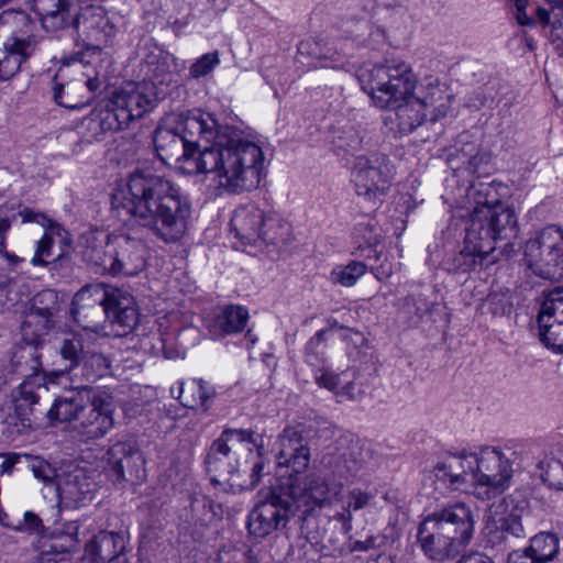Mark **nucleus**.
<instances>
[{"label":"nucleus","mask_w":563,"mask_h":563,"mask_svg":"<svg viewBox=\"0 0 563 563\" xmlns=\"http://www.w3.org/2000/svg\"><path fill=\"white\" fill-rule=\"evenodd\" d=\"M351 136L346 132H338L332 141L333 153L346 164L349 163Z\"/></svg>","instance_id":"obj_51"},{"label":"nucleus","mask_w":563,"mask_h":563,"mask_svg":"<svg viewBox=\"0 0 563 563\" xmlns=\"http://www.w3.org/2000/svg\"><path fill=\"white\" fill-rule=\"evenodd\" d=\"M264 467L265 464L262 460H258L257 462L254 463L250 474V481L247 482L246 479L241 478V482L244 483L245 485L244 490L254 489L258 485L263 476Z\"/></svg>","instance_id":"obj_58"},{"label":"nucleus","mask_w":563,"mask_h":563,"mask_svg":"<svg viewBox=\"0 0 563 563\" xmlns=\"http://www.w3.org/2000/svg\"><path fill=\"white\" fill-rule=\"evenodd\" d=\"M541 342L555 352H563V320L538 321Z\"/></svg>","instance_id":"obj_35"},{"label":"nucleus","mask_w":563,"mask_h":563,"mask_svg":"<svg viewBox=\"0 0 563 563\" xmlns=\"http://www.w3.org/2000/svg\"><path fill=\"white\" fill-rule=\"evenodd\" d=\"M108 476L113 482L141 481L145 476L144 459L131 441H118L106 454Z\"/></svg>","instance_id":"obj_14"},{"label":"nucleus","mask_w":563,"mask_h":563,"mask_svg":"<svg viewBox=\"0 0 563 563\" xmlns=\"http://www.w3.org/2000/svg\"><path fill=\"white\" fill-rule=\"evenodd\" d=\"M112 206L169 244L180 241L188 229L191 206L179 188L163 175L137 168L112 194Z\"/></svg>","instance_id":"obj_3"},{"label":"nucleus","mask_w":563,"mask_h":563,"mask_svg":"<svg viewBox=\"0 0 563 563\" xmlns=\"http://www.w3.org/2000/svg\"><path fill=\"white\" fill-rule=\"evenodd\" d=\"M529 7V0H515V18L520 25H532L533 20L527 13Z\"/></svg>","instance_id":"obj_57"},{"label":"nucleus","mask_w":563,"mask_h":563,"mask_svg":"<svg viewBox=\"0 0 563 563\" xmlns=\"http://www.w3.org/2000/svg\"><path fill=\"white\" fill-rule=\"evenodd\" d=\"M156 101L153 84L131 82L112 92L107 104L93 114L92 122L101 130H123L152 111Z\"/></svg>","instance_id":"obj_9"},{"label":"nucleus","mask_w":563,"mask_h":563,"mask_svg":"<svg viewBox=\"0 0 563 563\" xmlns=\"http://www.w3.org/2000/svg\"><path fill=\"white\" fill-rule=\"evenodd\" d=\"M129 537L120 531L101 530L85 545V555L95 563L113 559L123 552H129Z\"/></svg>","instance_id":"obj_23"},{"label":"nucleus","mask_w":563,"mask_h":563,"mask_svg":"<svg viewBox=\"0 0 563 563\" xmlns=\"http://www.w3.org/2000/svg\"><path fill=\"white\" fill-rule=\"evenodd\" d=\"M512 474V463L501 448L483 445L441 456L424 474L422 486L434 498L461 490L486 500L504 493Z\"/></svg>","instance_id":"obj_4"},{"label":"nucleus","mask_w":563,"mask_h":563,"mask_svg":"<svg viewBox=\"0 0 563 563\" xmlns=\"http://www.w3.org/2000/svg\"><path fill=\"white\" fill-rule=\"evenodd\" d=\"M106 296L103 308L106 317L136 307L134 297L126 290L108 285Z\"/></svg>","instance_id":"obj_34"},{"label":"nucleus","mask_w":563,"mask_h":563,"mask_svg":"<svg viewBox=\"0 0 563 563\" xmlns=\"http://www.w3.org/2000/svg\"><path fill=\"white\" fill-rule=\"evenodd\" d=\"M169 56L167 53L159 52L158 54H151L146 58V75L150 77V84L155 88L156 84H164L169 80Z\"/></svg>","instance_id":"obj_36"},{"label":"nucleus","mask_w":563,"mask_h":563,"mask_svg":"<svg viewBox=\"0 0 563 563\" xmlns=\"http://www.w3.org/2000/svg\"><path fill=\"white\" fill-rule=\"evenodd\" d=\"M58 309V296L54 290L46 289L37 292L31 303L30 312L42 314L49 319Z\"/></svg>","instance_id":"obj_43"},{"label":"nucleus","mask_w":563,"mask_h":563,"mask_svg":"<svg viewBox=\"0 0 563 563\" xmlns=\"http://www.w3.org/2000/svg\"><path fill=\"white\" fill-rule=\"evenodd\" d=\"M13 284L9 277L0 275V312L9 309L14 298L11 296Z\"/></svg>","instance_id":"obj_52"},{"label":"nucleus","mask_w":563,"mask_h":563,"mask_svg":"<svg viewBox=\"0 0 563 563\" xmlns=\"http://www.w3.org/2000/svg\"><path fill=\"white\" fill-rule=\"evenodd\" d=\"M191 519L195 525H206L216 516L213 501L205 495H195L190 498Z\"/></svg>","instance_id":"obj_42"},{"label":"nucleus","mask_w":563,"mask_h":563,"mask_svg":"<svg viewBox=\"0 0 563 563\" xmlns=\"http://www.w3.org/2000/svg\"><path fill=\"white\" fill-rule=\"evenodd\" d=\"M457 563H489V561L482 553H473V554L464 556Z\"/></svg>","instance_id":"obj_64"},{"label":"nucleus","mask_w":563,"mask_h":563,"mask_svg":"<svg viewBox=\"0 0 563 563\" xmlns=\"http://www.w3.org/2000/svg\"><path fill=\"white\" fill-rule=\"evenodd\" d=\"M194 331H195V329H191V328L179 330L177 332V344L176 345L172 343L170 336H166V338L159 336L158 341L161 343V346L158 347V346L153 345V349H155L156 352L162 351L166 358L179 357L185 352L183 336L187 332H194Z\"/></svg>","instance_id":"obj_48"},{"label":"nucleus","mask_w":563,"mask_h":563,"mask_svg":"<svg viewBox=\"0 0 563 563\" xmlns=\"http://www.w3.org/2000/svg\"><path fill=\"white\" fill-rule=\"evenodd\" d=\"M536 14L540 23L550 26L552 41H563V7H553L551 11L538 7Z\"/></svg>","instance_id":"obj_39"},{"label":"nucleus","mask_w":563,"mask_h":563,"mask_svg":"<svg viewBox=\"0 0 563 563\" xmlns=\"http://www.w3.org/2000/svg\"><path fill=\"white\" fill-rule=\"evenodd\" d=\"M249 311L240 305H227L208 321V332L214 340L242 332L249 320Z\"/></svg>","instance_id":"obj_25"},{"label":"nucleus","mask_w":563,"mask_h":563,"mask_svg":"<svg viewBox=\"0 0 563 563\" xmlns=\"http://www.w3.org/2000/svg\"><path fill=\"white\" fill-rule=\"evenodd\" d=\"M24 523L30 532L40 533L44 529L42 520L31 511L24 514Z\"/></svg>","instance_id":"obj_59"},{"label":"nucleus","mask_w":563,"mask_h":563,"mask_svg":"<svg viewBox=\"0 0 563 563\" xmlns=\"http://www.w3.org/2000/svg\"><path fill=\"white\" fill-rule=\"evenodd\" d=\"M268 216L255 205L240 206L231 218V228L235 238L244 244L256 245Z\"/></svg>","instance_id":"obj_21"},{"label":"nucleus","mask_w":563,"mask_h":563,"mask_svg":"<svg viewBox=\"0 0 563 563\" xmlns=\"http://www.w3.org/2000/svg\"><path fill=\"white\" fill-rule=\"evenodd\" d=\"M529 503L521 494H511L504 497L500 501L493 504L485 520V530L487 534H498L504 538L505 534L516 538L525 537L522 518L528 514Z\"/></svg>","instance_id":"obj_12"},{"label":"nucleus","mask_w":563,"mask_h":563,"mask_svg":"<svg viewBox=\"0 0 563 563\" xmlns=\"http://www.w3.org/2000/svg\"><path fill=\"white\" fill-rule=\"evenodd\" d=\"M92 343L89 338L84 333H70L63 339L59 353L69 364L66 366L67 371H73L75 367L82 364L87 354L91 349Z\"/></svg>","instance_id":"obj_30"},{"label":"nucleus","mask_w":563,"mask_h":563,"mask_svg":"<svg viewBox=\"0 0 563 563\" xmlns=\"http://www.w3.org/2000/svg\"><path fill=\"white\" fill-rule=\"evenodd\" d=\"M275 450L277 465L286 466L292 471L287 477L298 476L302 485L311 478L322 481L327 484L321 477L300 475L309 466L310 446L308 440L297 428H285L276 440Z\"/></svg>","instance_id":"obj_13"},{"label":"nucleus","mask_w":563,"mask_h":563,"mask_svg":"<svg viewBox=\"0 0 563 563\" xmlns=\"http://www.w3.org/2000/svg\"><path fill=\"white\" fill-rule=\"evenodd\" d=\"M542 483L550 489L563 492V448L545 454L537 464Z\"/></svg>","instance_id":"obj_29"},{"label":"nucleus","mask_w":563,"mask_h":563,"mask_svg":"<svg viewBox=\"0 0 563 563\" xmlns=\"http://www.w3.org/2000/svg\"><path fill=\"white\" fill-rule=\"evenodd\" d=\"M41 365V354L37 346L25 343L14 350L9 364V372L22 377L23 380L37 384L38 382L42 383V378H40Z\"/></svg>","instance_id":"obj_28"},{"label":"nucleus","mask_w":563,"mask_h":563,"mask_svg":"<svg viewBox=\"0 0 563 563\" xmlns=\"http://www.w3.org/2000/svg\"><path fill=\"white\" fill-rule=\"evenodd\" d=\"M157 157L190 162L197 173L211 175L219 189L241 194L256 188L262 178V148L241 129L222 125L207 112L166 114L153 133Z\"/></svg>","instance_id":"obj_1"},{"label":"nucleus","mask_w":563,"mask_h":563,"mask_svg":"<svg viewBox=\"0 0 563 563\" xmlns=\"http://www.w3.org/2000/svg\"><path fill=\"white\" fill-rule=\"evenodd\" d=\"M81 365L82 376L86 377L87 382L92 383L107 373L109 361L103 354L97 353L90 349Z\"/></svg>","instance_id":"obj_41"},{"label":"nucleus","mask_w":563,"mask_h":563,"mask_svg":"<svg viewBox=\"0 0 563 563\" xmlns=\"http://www.w3.org/2000/svg\"><path fill=\"white\" fill-rule=\"evenodd\" d=\"M113 397L106 391L90 393V400L84 409L79 423L81 432L89 440L103 438L114 426Z\"/></svg>","instance_id":"obj_15"},{"label":"nucleus","mask_w":563,"mask_h":563,"mask_svg":"<svg viewBox=\"0 0 563 563\" xmlns=\"http://www.w3.org/2000/svg\"><path fill=\"white\" fill-rule=\"evenodd\" d=\"M331 279L333 283L342 286H352V265L347 264L344 267H335L331 273Z\"/></svg>","instance_id":"obj_56"},{"label":"nucleus","mask_w":563,"mask_h":563,"mask_svg":"<svg viewBox=\"0 0 563 563\" xmlns=\"http://www.w3.org/2000/svg\"><path fill=\"white\" fill-rule=\"evenodd\" d=\"M97 484L85 470L63 472L57 477L56 492L59 500L70 508H78L91 501Z\"/></svg>","instance_id":"obj_19"},{"label":"nucleus","mask_w":563,"mask_h":563,"mask_svg":"<svg viewBox=\"0 0 563 563\" xmlns=\"http://www.w3.org/2000/svg\"><path fill=\"white\" fill-rule=\"evenodd\" d=\"M16 462V457L0 456V476L10 473Z\"/></svg>","instance_id":"obj_63"},{"label":"nucleus","mask_w":563,"mask_h":563,"mask_svg":"<svg viewBox=\"0 0 563 563\" xmlns=\"http://www.w3.org/2000/svg\"><path fill=\"white\" fill-rule=\"evenodd\" d=\"M90 400V388L82 386L67 395L57 397L47 410L46 417L51 421L70 422L79 421L84 409Z\"/></svg>","instance_id":"obj_26"},{"label":"nucleus","mask_w":563,"mask_h":563,"mask_svg":"<svg viewBox=\"0 0 563 563\" xmlns=\"http://www.w3.org/2000/svg\"><path fill=\"white\" fill-rule=\"evenodd\" d=\"M101 108L95 109L91 111V113L85 118L84 123L87 125V129L91 131L92 137L96 140H99L101 135H103L106 132H109L110 130H101L98 124L92 122L93 114L98 112Z\"/></svg>","instance_id":"obj_60"},{"label":"nucleus","mask_w":563,"mask_h":563,"mask_svg":"<svg viewBox=\"0 0 563 563\" xmlns=\"http://www.w3.org/2000/svg\"><path fill=\"white\" fill-rule=\"evenodd\" d=\"M563 320V287L550 291L540 308L538 321Z\"/></svg>","instance_id":"obj_38"},{"label":"nucleus","mask_w":563,"mask_h":563,"mask_svg":"<svg viewBox=\"0 0 563 563\" xmlns=\"http://www.w3.org/2000/svg\"><path fill=\"white\" fill-rule=\"evenodd\" d=\"M261 233L260 242L265 245H273L278 250L287 246L292 240L290 224L275 214L268 216Z\"/></svg>","instance_id":"obj_31"},{"label":"nucleus","mask_w":563,"mask_h":563,"mask_svg":"<svg viewBox=\"0 0 563 563\" xmlns=\"http://www.w3.org/2000/svg\"><path fill=\"white\" fill-rule=\"evenodd\" d=\"M80 0H35L41 24L47 32H58L73 26L77 41L82 42L84 52H78V60L90 64L87 56L100 55L101 45L114 37L117 27L101 7L81 8Z\"/></svg>","instance_id":"obj_6"},{"label":"nucleus","mask_w":563,"mask_h":563,"mask_svg":"<svg viewBox=\"0 0 563 563\" xmlns=\"http://www.w3.org/2000/svg\"><path fill=\"white\" fill-rule=\"evenodd\" d=\"M298 54L301 56H309L313 58H330L334 63L333 67H341L345 68L346 65H349V62L346 63L342 62L340 63V54L338 52H334L333 54L322 53L321 48L319 46V43L312 38L302 40L298 43L297 46Z\"/></svg>","instance_id":"obj_45"},{"label":"nucleus","mask_w":563,"mask_h":563,"mask_svg":"<svg viewBox=\"0 0 563 563\" xmlns=\"http://www.w3.org/2000/svg\"><path fill=\"white\" fill-rule=\"evenodd\" d=\"M329 498V487L322 481L309 479L305 485L298 476L280 477L276 485L257 493V503L247 520L249 532L262 539L285 528L290 518H306Z\"/></svg>","instance_id":"obj_5"},{"label":"nucleus","mask_w":563,"mask_h":563,"mask_svg":"<svg viewBox=\"0 0 563 563\" xmlns=\"http://www.w3.org/2000/svg\"><path fill=\"white\" fill-rule=\"evenodd\" d=\"M354 185L356 194L368 201H375L385 195L390 187L391 176L388 170H383L380 166L372 165V162L363 156L354 162Z\"/></svg>","instance_id":"obj_20"},{"label":"nucleus","mask_w":563,"mask_h":563,"mask_svg":"<svg viewBox=\"0 0 563 563\" xmlns=\"http://www.w3.org/2000/svg\"><path fill=\"white\" fill-rule=\"evenodd\" d=\"M523 262L544 279H563V229L550 224L531 233L523 246Z\"/></svg>","instance_id":"obj_10"},{"label":"nucleus","mask_w":563,"mask_h":563,"mask_svg":"<svg viewBox=\"0 0 563 563\" xmlns=\"http://www.w3.org/2000/svg\"><path fill=\"white\" fill-rule=\"evenodd\" d=\"M220 64L219 52L203 54L189 68L191 78L199 79L209 75Z\"/></svg>","instance_id":"obj_47"},{"label":"nucleus","mask_w":563,"mask_h":563,"mask_svg":"<svg viewBox=\"0 0 563 563\" xmlns=\"http://www.w3.org/2000/svg\"><path fill=\"white\" fill-rule=\"evenodd\" d=\"M111 252L110 276H134L145 268L146 247L139 239L130 235L113 236Z\"/></svg>","instance_id":"obj_17"},{"label":"nucleus","mask_w":563,"mask_h":563,"mask_svg":"<svg viewBox=\"0 0 563 563\" xmlns=\"http://www.w3.org/2000/svg\"><path fill=\"white\" fill-rule=\"evenodd\" d=\"M361 89L371 103L389 111V120L399 132L409 133L427 119L444 118L452 106L453 93L439 78L417 80L412 67L404 60L365 64L356 73Z\"/></svg>","instance_id":"obj_2"},{"label":"nucleus","mask_w":563,"mask_h":563,"mask_svg":"<svg viewBox=\"0 0 563 563\" xmlns=\"http://www.w3.org/2000/svg\"><path fill=\"white\" fill-rule=\"evenodd\" d=\"M101 82L98 77L84 78V93L87 92L86 97H91L100 88Z\"/></svg>","instance_id":"obj_61"},{"label":"nucleus","mask_w":563,"mask_h":563,"mask_svg":"<svg viewBox=\"0 0 563 563\" xmlns=\"http://www.w3.org/2000/svg\"><path fill=\"white\" fill-rule=\"evenodd\" d=\"M525 551L531 558L548 563L559 552V539L553 533H539L530 540V547Z\"/></svg>","instance_id":"obj_33"},{"label":"nucleus","mask_w":563,"mask_h":563,"mask_svg":"<svg viewBox=\"0 0 563 563\" xmlns=\"http://www.w3.org/2000/svg\"><path fill=\"white\" fill-rule=\"evenodd\" d=\"M60 230L62 227L55 222H49V225L46 227L43 236L37 242L35 254L31 260V263L34 266H46L49 263L48 258H51L53 255V235L59 234Z\"/></svg>","instance_id":"obj_37"},{"label":"nucleus","mask_w":563,"mask_h":563,"mask_svg":"<svg viewBox=\"0 0 563 563\" xmlns=\"http://www.w3.org/2000/svg\"><path fill=\"white\" fill-rule=\"evenodd\" d=\"M18 216H20L22 218V222H24V223L37 222V223H41L45 229L47 225H49V222H53L45 214H43L41 212H36L30 208H24L23 210L19 211L18 213L12 214V220H15Z\"/></svg>","instance_id":"obj_55"},{"label":"nucleus","mask_w":563,"mask_h":563,"mask_svg":"<svg viewBox=\"0 0 563 563\" xmlns=\"http://www.w3.org/2000/svg\"><path fill=\"white\" fill-rule=\"evenodd\" d=\"M42 383L34 384L31 380H23L12 393V413H9L11 423L19 427L18 431L23 432L41 426L40 395L37 389Z\"/></svg>","instance_id":"obj_16"},{"label":"nucleus","mask_w":563,"mask_h":563,"mask_svg":"<svg viewBox=\"0 0 563 563\" xmlns=\"http://www.w3.org/2000/svg\"><path fill=\"white\" fill-rule=\"evenodd\" d=\"M66 69L60 67L53 78V99L60 106L68 109H79L87 106L91 97L84 93V77L65 81Z\"/></svg>","instance_id":"obj_27"},{"label":"nucleus","mask_w":563,"mask_h":563,"mask_svg":"<svg viewBox=\"0 0 563 563\" xmlns=\"http://www.w3.org/2000/svg\"><path fill=\"white\" fill-rule=\"evenodd\" d=\"M377 485L374 483L358 484L354 488V510L375 508L377 505Z\"/></svg>","instance_id":"obj_46"},{"label":"nucleus","mask_w":563,"mask_h":563,"mask_svg":"<svg viewBox=\"0 0 563 563\" xmlns=\"http://www.w3.org/2000/svg\"><path fill=\"white\" fill-rule=\"evenodd\" d=\"M188 388L194 390L195 397L191 401H184L183 405L187 408H201L203 411H207L216 396L214 388L203 379H194Z\"/></svg>","instance_id":"obj_40"},{"label":"nucleus","mask_w":563,"mask_h":563,"mask_svg":"<svg viewBox=\"0 0 563 563\" xmlns=\"http://www.w3.org/2000/svg\"><path fill=\"white\" fill-rule=\"evenodd\" d=\"M107 287L103 283L88 284L74 296L70 312L84 329L97 325V320L103 313Z\"/></svg>","instance_id":"obj_18"},{"label":"nucleus","mask_w":563,"mask_h":563,"mask_svg":"<svg viewBox=\"0 0 563 563\" xmlns=\"http://www.w3.org/2000/svg\"><path fill=\"white\" fill-rule=\"evenodd\" d=\"M462 209L470 214L465 240L478 255L493 251V242L508 240L518 232L514 208L499 200L490 183L479 181L470 186Z\"/></svg>","instance_id":"obj_7"},{"label":"nucleus","mask_w":563,"mask_h":563,"mask_svg":"<svg viewBox=\"0 0 563 563\" xmlns=\"http://www.w3.org/2000/svg\"><path fill=\"white\" fill-rule=\"evenodd\" d=\"M12 221V217L0 218V252H4L5 235L11 228Z\"/></svg>","instance_id":"obj_62"},{"label":"nucleus","mask_w":563,"mask_h":563,"mask_svg":"<svg viewBox=\"0 0 563 563\" xmlns=\"http://www.w3.org/2000/svg\"><path fill=\"white\" fill-rule=\"evenodd\" d=\"M474 532L475 518L472 508L465 503L455 501L421 519L417 529V541L429 560L443 562L465 549Z\"/></svg>","instance_id":"obj_8"},{"label":"nucleus","mask_w":563,"mask_h":563,"mask_svg":"<svg viewBox=\"0 0 563 563\" xmlns=\"http://www.w3.org/2000/svg\"><path fill=\"white\" fill-rule=\"evenodd\" d=\"M107 319L117 328V335L125 336L139 324L137 308L126 309L113 316H108Z\"/></svg>","instance_id":"obj_44"},{"label":"nucleus","mask_w":563,"mask_h":563,"mask_svg":"<svg viewBox=\"0 0 563 563\" xmlns=\"http://www.w3.org/2000/svg\"><path fill=\"white\" fill-rule=\"evenodd\" d=\"M52 325V319L29 311L21 325L25 343L37 346L38 340L48 332Z\"/></svg>","instance_id":"obj_32"},{"label":"nucleus","mask_w":563,"mask_h":563,"mask_svg":"<svg viewBox=\"0 0 563 563\" xmlns=\"http://www.w3.org/2000/svg\"><path fill=\"white\" fill-rule=\"evenodd\" d=\"M374 456L375 449L372 442L365 440L357 442V456L354 455V464L367 465L374 460Z\"/></svg>","instance_id":"obj_54"},{"label":"nucleus","mask_w":563,"mask_h":563,"mask_svg":"<svg viewBox=\"0 0 563 563\" xmlns=\"http://www.w3.org/2000/svg\"><path fill=\"white\" fill-rule=\"evenodd\" d=\"M325 333L327 330L318 331L306 345V354L311 363H313V361H319L323 355Z\"/></svg>","instance_id":"obj_50"},{"label":"nucleus","mask_w":563,"mask_h":563,"mask_svg":"<svg viewBox=\"0 0 563 563\" xmlns=\"http://www.w3.org/2000/svg\"><path fill=\"white\" fill-rule=\"evenodd\" d=\"M30 467L33 472V475L36 478L43 481L45 484L53 483L54 481L57 482L59 474H57L55 468H53L46 461L40 457H34L31 461Z\"/></svg>","instance_id":"obj_49"},{"label":"nucleus","mask_w":563,"mask_h":563,"mask_svg":"<svg viewBox=\"0 0 563 563\" xmlns=\"http://www.w3.org/2000/svg\"><path fill=\"white\" fill-rule=\"evenodd\" d=\"M36 45L34 36L25 38L10 36L0 42V80L13 77L21 65L34 53Z\"/></svg>","instance_id":"obj_22"},{"label":"nucleus","mask_w":563,"mask_h":563,"mask_svg":"<svg viewBox=\"0 0 563 563\" xmlns=\"http://www.w3.org/2000/svg\"><path fill=\"white\" fill-rule=\"evenodd\" d=\"M79 526L76 521L69 522L65 527V534H66V543L62 544L60 548L57 545H52V550L58 553H68L70 548L77 543V536H78Z\"/></svg>","instance_id":"obj_53"},{"label":"nucleus","mask_w":563,"mask_h":563,"mask_svg":"<svg viewBox=\"0 0 563 563\" xmlns=\"http://www.w3.org/2000/svg\"><path fill=\"white\" fill-rule=\"evenodd\" d=\"M113 236L104 233H90L84 236L80 255L85 263L90 265L96 273L109 275L112 258Z\"/></svg>","instance_id":"obj_24"},{"label":"nucleus","mask_w":563,"mask_h":563,"mask_svg":"<svg viewBox=\"0 0 563 563\" xmlns=\"http://www.w3.org/2000/svg\"><path fill=\"white\" fill-rule=\"evenodd\" d=\"M254 434V431L246 429H225L211 443L205 462L213 484L228 486L232 493L244 490L245 485L241 482L238 461L229 443L233 439L255 443Z\"/></svg>","instance_id":"obj_11"}]
</instances>
